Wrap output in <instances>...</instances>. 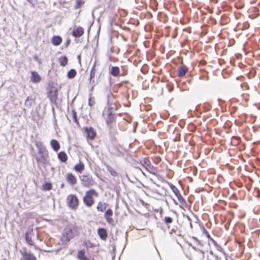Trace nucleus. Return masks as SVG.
Masks as SVG:
<instances>
[{
    "instance_id": "obj_11",
    "label": "nucleus",
    "mask_w": 260,
    "mask_h": 260,
    "mask_svg": "<svg viewBox=\"0 0 260 260\" xmlns=\"http://www.w3.org/2000/svg\"><path fill=\"white\" fill-rule=\"evenodd\" d=\"M188 69L187 67L184 65L179 66L177 69V75L179 77L184 76L188 72Z\"/></svg>"
},
{
    "instance_id": "obj_7",
    "label": "nucleus",
    "mask_w": 260,
    "mask_h": 260,
    "mask_svg": "<svg viewBox=\"0 0 260 260\" xmlns=\"http://www.w3.org/2000/svg\"><path fill=\"white\" fill-rule=\"evenodd\" d=\"M68 205L72 209H75L78 206L79 201L75 195L70 194L68 197Z\"/></svg>"
},
{
    "instance_id": "obj_43",
    "label": "nucleus",
    "mask_w": 260,
    "mask_h": 260,
    "mask_svg": "<svg viewBox=\"0 0 260 260\" xmlns=\"http://www.w3.org/2000/svg\"><path fill=\"white\" fill-rule=\"evenodd\" d=\"M30 4H31L32 6H34L33 4V0H27Z\"/></svg>"
},
{
    "instance_id": "obj_3",
    "label": "nucleus",
    "mask_w": 260,
    "mask_h": 260,
    "mask_svg": "<svg viewBox=\"0 0 260 260\" xmlns=\"http://www.w3.org/2000/svg\"><path fill=\"white\" fill-rule=\"evenodd\" d=\"M92 194L95 196H98L97 192L93 189L87 191L85 196L83 197L84 203L88 207H91L94 203V201L91 197Z\"/></svg>"
},
{
    "instance_id": "obj_8",
    "label": "nucleus",
    "mask_w": 260,
    "mask_h": 260,
    "mask_svg": "<svg viewBox=\"0 0 260 260\" xmlns=\"http://www.w3.org/2000/svg\"><path fill=\"white\" fill-rule=\"evenodd\" d=\"M204 257V252L199 250L194 249L190 254V258L191 260H202Z\"/></svg>"
},
{
    "instance_id": "obj_15",
    "label": "nucleus",
    "mask_w": 260,
    "mask_h": 260,
    "mask_svg": "<svg viewBox=\"0 0 260 260\" xmlns=\"http://www.w3.org/2000/svg\"><path fill=\"white\" fill-rule=\"evenodd\" d=\"M98 234L100 238L103 240H105L107 238V231L104 228H99L98 230Z\"/></svg>"
},
{
    "instance_id": "obj_36",
    "label": "nucleus",
    "mask_w": 260,
    "mask_h": 260,
    "mask_svg": "<svg viewBox=\"0 0 260 260\" xmlns=\"http://www.w3.org/2000/svg\"><path fill=\"white\" fill-rule=\"evenodd\" d=\"M203 234L205 235L206 236L209 234L208 231L204 228V227L201 229Z\"/></svg>"
},
{
    "instance_id": "obj_22",
    "label": "nucleus",
    "mask_w": 260,
    "mask_h": 260,
    "mask_svg": "<svg viewBox=\"0 0 260 260\" xmlns=\"http://www.w3.org/2000/svg\"><path fill=\"white\" fill-rule=\"evenodd\" d=\"M120 70L118 67H112L110 71V73L114 77L117 76L119 74Z\"/></svg>"
},
{
    "instance_id": "obj_40",
    "label": "nucleus",
    "mask_w": 260,
    "mask_h": 260,
    "mask_svg": "<svg viewBox=\"0 0 260 260\" xmlns=\"http://www.w3.org/2000/svg\"><path fill=\"white\" fill-rule=\"evenodd\" d=\"M73 118L74 121L76 122L77 121L76 113L75 112H73Z\"/></svg>"
},
{
    "instance_id": "obj_25",
    "label": "nucleus",
    "mask_w": 260,
    "mask_h": 260,
    "mask_svg": "<svg viewBox=\"0 0 260 260\" xmlns=\"http://www.w3.org/2000/svg\"><path fill=\"white\" fill-rule=\"evenodd\" d=\"M68 58L66 56H61L59 58V64L62 67H64L68 63Z\"/></svg>"
},
{
    "instance_id": "obj_46",
    "label": "nucleus",
    "mask_w": 260,
    "mask_h": 260,
    "mask_svg": "<svg viewBox=\"0 0 260 260\" xmlns=\"http://www.w3.org/2000/svg\"><path fill=\"white\" fill-rule=\"evenodd\" d=\"M63 186V184H62L61 185V187H62Z\"/></svg>"
},
{
    "instance_id": "obj_4",
    "label": "nucleus",
    "mask_w": 260,
    "mask_h": 260,
    "mask_svg": "<svg viewBox=\"0 0 260 260\" xmlns=\"http://www.w3.org/2000/svg\"><path fill=\"white\" fill-rule=\"evenodd\" d=\"M80 179L81 182V184L84 187H90L93 186L94 184V181L90 175H82L80 176Z\"/></svg>"
},
{
    "instance_id": "obj_5",
    "label": "nucleus",
    "mask_w": 260,
    "mask_h": 260,
    "mask_svg": "<svg viewBox=\"0 0 260 260\" xmlns=\"http://www.w3.org/2000/svg\"><path fill=\"white\" fill-rule=\"evenodd\" d=\"M114 108V107L111 106L107 109H105L103 111V116H107L106 120L108 124L112 123L115 120V114L112 113V111Z\"/></svg>"
},
{
    "instance_id": "obj_10",
    "label": "nucleus",
    "mask_w": 260,
    "mask_h": 260,
    "mask_svg": "<svg viewBox=\"0 0 260 260\" xmlns=\"http://www.w3.org/2000/svg\"><path fill=\"white\" fill-rule=\"evenodd\" d=\"M20 252L24 260H36V257L32 254L27 252L25 248Z\"/></svg>"
},
{
    "instance_id": "obj_27",
    "label": "nucleus",
    "mask_w": 260,
    "mask_h": 260,
    "mask_svg": "<svg viewBox=\"0 0 260 260\" xmlns=\"http://www.w3.org/2000/svg\"><path fill=\"white\" fill-rule=\"evenodd\" d=\"M30 232H26L25 236V238L26 241V242L30 245H34V242L31 239V237L30 236Z\"/></svg>"
},
{
    "instance_id": "obj_29",
    "label": "nucleus",
    "mask_w": 260,
    "mask_h": 260,
    "mask_svg": "<svg viewBox=\"0 0 260 260\" xmlns=\"http://www.w3.org/2000/svg\"><path fill=\"white\" fill-rule=\"evenodd\" d=\"M95 66H96V63L94 62V64L93 65V67L92 68V69L91 70V72H90V82H91V80L92 79H93L94 76H95Z\"/></svg>"
},
{
    "instance_id": "obj_20",
    "label": "nucleus",
    "mask_w": 260,
    "mask_h": 260,
    "mask_svg": "<svg viewBox=\"0 0 260 260\" xmlns=\"http://www.w3.org/2000/svg\"><path fill=\"white\" fill-rule=\"evenodd\" d=\"M62 41V39L60 36H56L52 38V43L55 46L59 45Z\"/></svg>"
},
{
    "instance_id": "obj_44",
    "label": "nucleus",
    "mask_w": 260,
    "mask_h": 260,
    "mask_svg": "<svg viewBox=\"0 0 260 260\" xmlns=\"http://www.w3.org/2000/svg\"><path fill=\"white\" fill-rule=\"evenodd\" d=\"M81 260H89V259L84 256V257L82 258V259Z\"/></svg>"
},
{
    "instance_id": "obj_9",
    "label": "nucleus",
    "mask_w": 260,
    "mask_h": 260,
    "mask_svg": "<svg viewBox=\"0 0 260 260\" xmlns=\"http://www.w3.org/2000/svg\"><path fill=\"white\" fill-rule=\"evenodd\" d=\"M85 131L87 134L86 137L88 139L92 140L95 138L96 133L92 127H86Z\"/></svg>"
},
{
    "instance_id": "obj_17",
    "label": "nucleus",
    "mask_w": 260,
    "mask_h": 260,
    "mask_svg": "<svg viewBox=\"0 0 260 260\" xmlns=\"http://www.w3.org/2000/svg\"><path fill=\"white\" fill-rule=\"evenodd\" d=\"M141 165L143 166L144 168H145L146 170H147L148 172L152 173L153 174H154V169H153L151 168L150 165H149V163L147 160H143L141 161Z\"/></svg>"
},
{
    "instance_id": "obj_30",
    "label": "nucleus",
    "mask_w": 260,
    "mask_h": 260,
    "mask_svg": "<svg viewBox=\"0 0 260 260\" xmlns=\"http://www.w3.org/2000/svg\"><path fill=\"white\" fill-rule=\"evenodd\" d=\"M107 170L109 171V172L110 173V174L116 177L118 176V173L117 172H116L112 168H111L110 166H107Z\"/></svg>"
},
{
    "instance_id": "obj_33",
    "label": "nucleus",
    "mask_w": 260,
    "mask_h": 260,
    "mask_svg": "<svg viewBox=\"0 0 260 260\" xmlns=\"http://www.w3.org/2000/svg\"><path fill=\"white\" fill-rule=\"evenodd\" d=\"M83 4V2L81 0H76V4L75 5V8L78 9L79 8L81 5Z\"/></svg>"
},
{
    "instance_id": "obj_38",
    "label": "nucleus",
    "mask_w": 260,
    "mask_h": 260,
    "mask_svg": "<svg viewBox=\"0 0 260 260\" xmlns=\"http://www.w3.org/2000/svg\"><path fill=\"white\" fill-rule=\"evenodd\" d=\"M206 237L208 238V239L210 240L212 243H215V241L213 239H212L211 236H210L209 234H208Z\"/></svg>"
},
{
    "instance_id": "obj_2",
    "label": "nucleus",
    "mask_w": 260,
    "mask_h": 260,
    "mask_svg": "<svg viewBox=\"0 0 260 260\" xmlns=\"http://www.w3.org/2000/svg\"><path fill=\"white\" fill-rule=\"evenodd\" d=\"M176 213L174 211H171L170 215L166 216L164 217V221L165 224L167 226L168 230L170 234L175 233L176 232V228L172 227L171 224H172L173 220L176 217Z\"/></svg>"
},
{
    "instance_id": "obj_23",
    "label": "nucleus",
    "mask_w": 260,
    "mask_h": 260,
    "mask_svg": "<svg viewBox=\"0 0 260 260\" xmlns=\"http://www.w3.org/2000/svg\"><path fill=\"white\" fill-rule=\"evenodd\" d=\"M74 169L76 172L81 173L84 169V165L82 162H80L75 166Z\"/></svg>"
},
{
    "instance_id": "obj_37",
    "label": "nucleus",
    "mask_w": 260,
    "mask_h": 260,
    "mask_svg": "<svg viewBox=\"0 0 260 260\" xmlns=\"http://www.w3.org/2000/svg\"><path fill=\"white\" fill-rule=\"evenodd\" d=\"M36 145L38 148L39 149H40V148H41V147H44L41 142H37L36 143Z\"/></svg>"
},
{
    "instance_id": "obj_14",
    "label": "nucleus",
    "mask_w": 260,
    "mask_h": 260,
    "mask_svg": "<svg viewBox=\"0 0 260 260\" xmlns=\"http://www.w3.org/2000/svg\"><path fill=\"white\" fill-rule=\"evenodd\" d=\"M67 181L71 185H74L77 183V179L75 176L71 173L67 174Z\"/></svg>"
},
{
    "instance_id": "obj_31",
    "label": "nucleus",
    "mask_w": 260,
    "mask_h": 260,
    "mask_svg": "<svg viewBox=\"0 0 260 260\" xmlns=\"http://www.w3.org/2000/svg\"><path fill=\"white\" fill-rule=\"evenodd\" d=\"M52 185L49 182H46L43 185V189L45 190H49L51 189Z\"/></svg>"
},
{
    "instance_id": "obj_42",
    "label": "nucleus",
    "mask_w": 260,
    "mask_h": 260,
    "mask_svg": "<svg viewBox=\"0 0 260 260\" xmlns=\"http://www.w3.org/2000/svg\"><path fill=\"white\" fill-rule=\"evenodd\" d=\"M166 28L167 29V34L165 35L166 37L168 36H169V31L168 30V29L169 28V26H166Z\"/></svg>"
},
{
    "instance_id": "obj_16",
    "label": "nucleus",
    "mask_w": 260,
    "mask_h": 260,
    "mask_svg": "<svg viewBox=\"0 0 260 260\" xmlns=\"http://www.w3.org/2000/svg\"><path fill=\"white\" fill-rule=\"evenodd\" d=\"M41 80V77L38 73L35 71L31 72V81L34 83H38Z\"/></svg>"
},
{
    "instance_id": "obj_39",
    "label": "nucleus",
    "mask_w": 260,
    "mask_h": 260,
    "mask_svg": "<svg viewBox=\"0 0 260 260\" xmlns=\"http://www.w3.org/2000/svg\"><path fill=\"white\" fill-rule=\"evenodd\" d=\"M70 42H71V41H70V39H68V40H67L66 42V43H65V44H64V45H65V47H67L69 46V44H70Z\"/></svg>"
},
{
    "instance_id": "obj_34",
    "label": "nucleus",
    "mask_w": 260,
    "mask_h": 260,
    "mask_svg": "<svg viewBox=\"0 0 260 260\" xmlns=\"http://www.w3.org/2000/svg\"><path fill=\"white\" fill-rule=\"evenodd\" d=\"M174 175V172L171 170H169L167 174L168 178H171Z\"/></svg>"
},
{
    "instance_id": "obj_28",
    "label": "nucleus",
    "mask_w": 260,
    "mask_h": 260,
    "mask_svg": "<svg viewBox=\"0 0 260 260\" xmlns=\"http://www.w3.org/2000/svg\"><path fill=\"white\" fill-rule=\"evenodd\" d=\"M166 183L169 186H170V187L171 188V189L172 190V191L174 192V193H175V194L177 196V195H178L179 194H180V192L178 190V189L175 186H174L172 184H169L168 182H166Z\"/></svg>"
},
{
    "instance_id": "obj_41",
    "label": "nucleus",
    "mask_w": 260,
    "mask_h": 260,
    "mask_svg": "<svg viewBox=\"0 0 260 260\" xmlns=\"http://www.w3.org/2000/svg\"><path fill=\"white\" fill-rule=\"evenodd\" d=\"M34 58V59H35L36 60H37V61H38V62H39V63H41V60H40V59L38 58V57L37 56H35Z\"/></svg>"
},
{
    "instance_id": "obj_32",
    "label": "nucleus",
    "mask_w": 260,
    "mask_h": 260,
    "mask_svg": "<svg viewBox=\"0 0 260 260\" xmlns=\"http://www.w3.org/2000/svg\"><path fill=\"white\" fill-rule=\"evenodd\" d=\"M84 253L85 251L83 250H81L78 251L77 257L80 260H81L82 258L84 257Z\"/></svg>"
},
{
    "instance_id": "obj_12",
    "label": "nucleus",
    "mask_w": 260,
    "mask_h": 260,
    "mask_svg": "<svg viewBox=\"0 0 260 260\" xmlns=\"http://www.w3.org/2000/svg\"><path fill=\"white\" fill-rule=\"evenodd\" d=\"M84 32V29L81 26H78L73 30L72 35L75 38H79L83 35Z\"/></svg>"
},
{
    "instance_id": "obj_35",
    "label": "nucleus",
    "mask_w": 260,
    "mask_h": 260,
    "mask_svg": "<svg viewBox=\"0 0 260 260\" xmlns=\"http://www.w3.org/2000/svg\"><path fill=\"white\" fill-rule=\"evenodd\" d=\"M31 104V103L29 102V97H27V98L25 100V105L26 106H30Z\"/></svg>"
},
{
    "instance_id": "obj_13",
    "label": "nucleus",
    "mask_w": 260,
    "mask_h": 260,
    "mask_svg": "<svg viewBox=\"0 0 260 260\" xmlns=\"http://www.w3.org/2000/svg\"><path fill=\"white\" fill-rule=\"evenodd\" d=\"M112 215H113V211L111 209H108L105 213V215H104L105 218L107 222L109 224H111L113 221V220L112 218L111 217Z\"/></svg>"
},
{
    "instance_id": "obj_26",
    "label": "nucleus",
    "mask_w": 260,
    "mask_h": 260,
    "mask_svg": "<svg viewBox=\"0 0 260 260\" xmlns=\"http://www.w3.org/2000/svg\"><path fill=\"white\" fill-rule=\"evenodd\" d=\"M77 74V72L75 69L70 70L67 73V77L69 79L74 78Z\"/></svg>"
},
{
    "instance_id": "obj_19",
    "label": "nucleus",
    "mask_w": 260,
    "mask_h": 260,
    "mask_svg": "<svg viewBox=\"0 0 260 260\" xmlns=\"http://www.w3.org/2000/svg\"><path fill=\"white\" fill-rule=\"evenodd\" d=\"M177 197V199L182 208H187V204L185 200L183 198V197L181 196V194H179L176 196Z\"/></svg>"
},
{
    "instance_id": "obj_18",
    "label": "nucleus",
    "mask_w": 260,
    "mask_h": 260,
    "mask_svg": "<svg viewBox=\"0 0 260 260\" xmlns=\"http://www.w3.org/2000/svg\"><path fill=\"white\" fill-rule=\"evenodd\" d=\"M50 145L55 151H57L60 148V144L56 140H52L50 142Z\"/></svg>"
},
{
    "instance_id": "obj_21",
    "label": "nucleus",
    "mask_w": 260,
    "mask_h": 260,
    "mask_svg": "<svg viewBox=\"0 0 260 260\" xmlns=\"http://www.w3.org/2000/svg\"><path fill=\"white\" fill-rule=\"evenodd\" d=\"M58 158L62 162H65L67 160L68 156L64 151H61L58 154Z\"/></svg>"
},
{
    "instance_id": "obj_45",
    "label": "nucleus",
    "mask_w": 260,
    "mask_h": 260,
    "mask_svg": "<svg viewBox=\"0 0 260 260\" xmlns=\"http://www.w3.org/2000/svg\"><path fill=\"white\" fill-rule=\"evenodd\" d=\"M163 19H164V22H165V20H166V19H165V16H164Z\"/></svg>"
},
{
    "instance_id": "obj_24",
    "label": "nucleus",
    "mask_w": 260,
    "mask_h": 260,
    "mask_svg": "<svg viewBox=\"0 0 260 260\" xmlns=\"http://www.w3.org/2000/svg\"><path fill=\"white\" fill-rule=\"evenodd\" d=\"M107 207V204L105 203H103L102 202H100L99 203L98 206H97V209L98 211L101 212H103L105 211Z\"/></svg>"
},
{
    "instance_id": "obj_6",
    "label": "nucleus",
    "mask_w": 260,
    "mask_h": 260,
    "mask_svg": "<svg viewBox=\"0 0 260 260\" xmlns=\"http://www.w3.org/2000/svg\"><path fill=\"white\" fill-rule=\"evenodd\" d=\"M39 157H36V160L39 163L45 164L46 158L48 155L47 150L44 147H41L39 149Z\"/></svg>"
},
{
    "instance_id": "obj_1",
    "label": "nucleus",
    "mask_w": 260,
    "mask_h": 260,
    "mask_svg": "<svg viewBox=\"0 0 260 260\" xmlns=\"http://www.w3.org/2000/svg\"><path fill=\"white\" fill-rule=\"evenodd\" d=\"M77 235V227L73 224H69L62 231L61 241L63 244H67Z\"/></svg>"
}]
</instances>
